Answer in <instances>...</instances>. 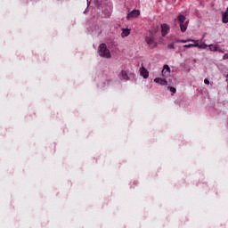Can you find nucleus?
<instances>
[{"label": "nucleus", "instance_id": "5", "mask_svg": "<svg viewBox=\"0 0 228 228\" xmlns=\"http://www.w3.org/2000/svg\"><path fill=\"white\" fill-rule=\"evenodd\" d=\"M139 15H140V11L134 10L127 14L126 19L128 20H131V19H135V17H138Z\"/></svg>", "mask_w": 228, "mask_h": 228}, {"label": "nucleus", "instance_id": "19", "mask_svg": "<svg viewBox=\"0 0 228 228\" xmlns=\"http://www.w3.org/2000/svg\"><path fill=\"white\" fill-rule=\"evenodd\" d=\"M223 60H228V53H225V54L223 56Z\"/></svg>", "mask_w": 228, "mask_h": 228}, {"label": "nucleus", "instance_id": "8", "mask_svg": "<svg viewBox=\"0 0 228 228\" xmlns=\"http://www.w3.org/2000/svg\"><path fill=\"white\" fill-rule=\"evenodd\" d=\"M129 35H131V30L129 28H123L122 29L121 37L123 38L126 37H129Z\"/></svg>", "mask_w": 228, "mask_h": 228}, {"label": "nucleus", "instance_id": "11", "mask_svg": "<svg viewBox=\"0 0 228 228\" xmlns=\"http://www.w3.org/2000/svg\"><path fill=\"white\" fill-rule=\"evenodd\" d=\"M176 42L178 44H186L188 42H193V39L188 38V39H176Z\"/></svg>", "mask_w": 228, "mask_h": 228}, {"label": "nucleus", "instance_id": "1", "mask_svg": "<svg viewBox=\"0 0 228 228\" xmlns=\"http://www.w3.org/2000/svg\"><path fill=\"white\" fill-rule=\"evenodd\" d=\"M98 53L102 58H107V59L111 58V53H110L108 46H106V44L104 43L99 45Z\"/></svg>", "mask_w": 228, "mask_h": 228}, {"label": "nucleus", "instance_id": "7", "mask_svg": "<svg viewBox=\"0 0 228 228\" xmlns=\"http://www.w3.org/2000/svg\"><path fill=\"white\" fill-rule=\"evenodd\" d=\"M191 42H193L194 44L184 45L183 47L185 49H190L191 47H197V45H199V40L192 39V41Z\"/></svg>", "mask_w": 228, "mask_h": 228}, {"label": "nucleus", "instance_id": "13", "mask_svg": "<svg viewBox=\"0 0 228 228\" xmlns=\"http://www.w3.org/2000/svg\"><path fill=\"white\" fill-rule=\"evenodd\" d=\"M196 47H199V49H208V45L206 44L199 45L198 41V45H196Z\"/></svg>", "mask_w": 228, "mask_h": 228}, {"label": "nucleus", "instance_id": "17", "mask_svg": "<svg viewBox=\"0 0 228 228\" xmlns=\"http://www.w3.org/2000/svg\"><path fill=\"white\" fill-rule=\"evenodd\" d=\"M169 91L171 92V94H175L176 89L175 87H170Z\"/></svg>", "mask_w": 228, "mask_h": 228}, {"label": "nucleus", "instance_id": "21", "mask_svg": "<svg viewBox=\"0 0 228 228\" xmlns=\"http://www.w3.org/2000/svg\"><path fill=\"white\" fill-rule=\"evenodd\" d=\"M218 53H224V51H222L220 48H218Z\"/></svg>", "mask_w": 228, "mask_h": 228}, {"label": "nucleus", "instance_id": "2", "mask_svg": "<svg viewBox=\"0 0 228 228\" xmlns=\"http://www.w3.org/2000/svg\"><path fill=\"white\" fill-rule=\"evenodd\" d=\"M178 22L180 24V29L182 33H184L188 29V20H186V16L180 14L178 17Z\"/></svg>", "mask_w": 228, "mask_h": 228}, {"label": "nucleus", "instance_id": "12", "mask_svg": "<svg viewBox=\"0 0 228 228\" xmlns=\"http://www.w3.org/2000/svg\"><path fill=\"white\" fill-rule=\"evenodd\" d=\"M208 47H209V51H214V52L218 51V45H209Z\"/></svg>", "mask_w": 228, "mask_h": 228}, {"label": "nucleus", "instance_id": "10", "mask_svg": "<svg viewBox=\"0 0 228 228\" xmlns=\"http://www.w3.org/2000/svg\"><path fill=\"white\" fill-rule=\"evenodd\" d=\"M223 22L224 24H227L228 22V7L226 9V12L223 14Z\"/></svg>", "mask_w": 228, "mask_h": 228}, {"label": "nucleus", "instance_id": "3", "mask_svg": "<svg viewBox=\"0 0 228 228\" xmlns=\"http://www.w3.org/2000/svg\"><path fill=\"white\" fill-rule=\"evenodd\" d=\"M161 28V36L167 37L170 33V25L163 23L160 25Z\"/></svg>", "mask_w": 228, "mask_h": 228}, {"label": "nucleus", "instance_id": "16", "mask_svg": "<svg viewBox=\"0 0 228 228\" xmlns=\"http://www.w3.org/2000/svg\"><path fill=\"white\" fill-rule=\"evenodd\" d=\"M140 74L141 76H143V63L141 64Z\"/></svg>", "mask_w": 228, "mask_h": 228}, {"label": "nucleus", "instance_id": "6", "mask_svg": "<svg viewBox=\"0 0 228 228\" xmlns=\"http://www.w3.org/2000/svg\"><path fill=\"white\" fill-rule=\"evenodd\" d=\"M154 82L157 83L158 85H161V86H167V85H168V82H167V79L161 78V77H156L154 79Z\"/></svg>", "mask_w": 228, "mask_h": 228}, {"label": "nucleus", "instance_id": "18", "mask_svg": "<svg viewBox=\"0 0 228 228\" xmlns=\"http://www.w3.org/2000/svg\"><path fill=\"white\" fill-rule=\"evenodd\" d=\"M204 83H205V85H209V79L205 78V79H204Z\"/></svg>", "mask_w": 228, "mask_h": 228}, {"label": "nucleus", "instance_id": "20", "mask_svg": "<svg viewBox=\"0 0 228 228\" xmlns=\"http://www.w3.org/2000/svg\"><path fill=\"white\" fill-rule=\"evenodd\" d=\"M164 69H167V70H170V67H168V65H164Z\"/></svg>", "mask_w": 228, "mask_h": 228}, {"label": "nucleus", "instance_id": "15", "mask_svg": "<svg viewBox=\"0 0 228 228\" xmlns=\"http://www.w3.org/2000/svg\"><path fill=\"white\" fill-rule=\"evenodd\" d=\"M167 49H175V45L174 44L167 45Z\"/></svg>", "mask_w": 228, "mask_h": 228}, {"label": "nucleus", "instance_id": "9", "mask_svg": "<svg viewBox=\"0 0 228 228\" xmlns=\"http://www.w3.org/2000/svg\"><path fill=\"white\" fill-rule=\"evenodd\" d=\"M120 79H124L125 81H127L129 79V77L127 76V72L122 70L120 75H119Z\"/></svg>", "mask_w": 228, "mask_h": 228}, {"label": "nucleus", "instance_id": "14", "mask_svg": "<svg viewBox=\"0 0 228 228\" xmlns=\"http://www.w3.org/2000/svg\"><path fill=\"white\" fill-rule=\"evenodd\" d=\"M147 77H149V71L147 69L143 68V78L147 79Z\"/></svg>", "mask_w": 228, "mask_h": 228}, {"label": "nucleus", "instance_id": "4", "mask_svg": "<svg viewBox=\"0 0 228 228\" xmlns=\"http://www.w3.org/2000/svg\"><path fill=\"white\" fill-rule=\"evenodd\" d=\"M145 42L146 44H148V45H150V47L151 49H154V47H156V41L154 40V36H150V37H147L145 38Z\"/></svg>", "mask_w": 228, "mask_h": 228}]
</instances>
